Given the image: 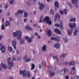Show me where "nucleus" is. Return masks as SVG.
Instances as JSON below:
<instances>
[{"mask_svg": "<svg viewBox=\"0 0 79 79\" xmlns=\"http://www.w3.org/2000/svg\"><path fill=\"white\" fill-rule=\"evenodd\" d=\"M45 22H46L48 25L52 24V22L50 20V18L48 16H46L44 18V16L43 15L41 16L40 17V20L39 21V23H45Z\"/></svg>", "mask_w": 79, "mask_h": 79, "instance_id": "1", "label": "nucleus"}, {"mask_svg": "<svg viewBox=\"0 0 79 79\" xmlns=\"http://www.w3.org/2000/svg\"><path fill=\"white\" fill-rule=\"evenodd\" d=\"M22 35V32L20 30H18L14 32L13 33L14 37H16L17 40H20L21 38V35Z\"/></svg>", "mask_w": 79, "mask_h": 79, "instance_id": "2", "label": "nucleus"}, {"mask_svg": "<svg viewBox=\"0 0 79 79\" xmlns=\"http://www.w3.org/2000/svg\"><path fill=\"white\" fill-rule=\"evenodd\" d=\"M69 27L71 28L70 30H67V33L69 35H71L73 32V29L76 27V23H70L69 24Z\"/></svg>", "mask_w": 79, "mask_h": 79, "instance_id": "3", "label": "nucleus"}, {"mask_svg": "<svg viewBox=\"0 0 79 79\" xmlns=\"http://www.w3.org/2000/svg\"><path fill=\"white\" fill-rule=\"evenodd\" d=\"M8 64L10 67H9V69H11V67H13V62L11 60V59L10 57L8 58L7 59Z\"/></svg>", "mask_w": 79, "mask_h": 79, "instance_id": "4", "label": "nucleus"}, {"mask_svg": "<svg viewBox=\"0 0 79 79\" xmlns=\"http://www.w3.org/2000/svg\"><path fill=\"white\" fill-rule=\"evenodd\" d=\"M20 74H22L23 75V78H26L27 77V74H26V70H21L20 71Z\"/></svg>", "mask_w": 79, "mask_h": 79, "instance_id": "5", "label": "nucleus"}, {"mask_svg": "<svg viewBox=\"0 0 79 79\" xmlns=\"http://www.w3.org/2000/svg\"><path fill=\"white\" fill-rule=\"evenodd\" d=\"M11 43L14 48L15 50H16V44L17 43V40L16 39L13 40L12 41Z\"/></svg>", "mask_w": 79, "mask_h": 79, "instance_id": "6", "label": "nucleus"}, {"mask_svg": "<svg viewBox=\"0 0 79 79\" xmlns=\"http://www.w3.org/2000/svg\"><path fill=\"white\" fill-rule=\"evenodd\" d=\"M38 4H40L39 6V9L41 11H42L43 10V9H44V6H45V5L43 3H40V2H38Z\"/></svg>", "mask_w": 79, "mask_h": 79, "instance_id": "7", "label": "nucleus"}, {"mask_svg": "<svg viewBox=\"0 0 79 79\" xmlns=\"http://www.w3.org/2000/svg\"><path fill=\"white\" fill-rule=\"evenodd\" d=\"M25 40H27V42L28 43H31L32 42V38H29L28 36H27L25 37Z\"/></svg>", "mask_w": 79, "mask_h": 79, "instance_id": "8", "label": "nucleus"}, {"mask_svg": "<svg viewBox=\"0 0 79 79\" xmlns=\"http://www.w3.org/2000/svg\"><path fill=\"white\" fill-rule=\"evenodd\" d=\"M51 40H56L57 42H58L59 40V38L57 36H56L55 37H52L51 38Z\"/></svg>", "mask_w": 79, "mask_h": 79, "instance_id": "9", "label": "nucleus"}, {"mask_svg": "<svg viewBox=\"0 0 79 79\" xmlns=\"http://www.w3.org/2000/svg\"><path fill=\"white\" fill-rule=\"evenodd\" d=\"M54 32L56 34H61V31L59 30V29L58 28H56L54 29Z\"/></svg>", "mask_w": 79, "mask_h": 79, "instance_id": "10", "label": "nucleus"}, {"mask_svg": "<svg viewBox=\"0 0 79 79\" xmlns=\"http://www.w3.org/2000/svg\"><path fill=\"white\" fill-rule=\"evenodd\" d=\"M54 46L56 48V49H58V48H60V44L57 43L55 44L54 45Z\"/></svg>", "mask_w": 79, "mask_h": 79, "instance_id": "11", "label": "nucleus"}, {"mask_svg": "<svg viewBox=\"0 0 79 79\" xmlns=\"http://www.w3.org/2000/svg\"><path fill=\"white\" fill-rule=\"evenodd\" d=\"M5 27L10 26H11V23L10 21H6V22Z\"/></svg>", "mask_w": 79, "mask_h": 79, "instance_id": "12", "label": "nucleus"}, {"mask_svg": "<svg viewBox=\"0 0 79 79\" xmlns=\"http://www.w3.org/2000/svg\"><path fill=\"white\" fill-rule=\"evenodd\" d=\"M53 71L55 74H57L58 73V68L56 67H55L53 68Z\"/></svg>", "mask_w": 79, "mask_h": 79, "instance_id": "13", "label": "nucleus"}, {"mask_svg": "<svg viewBox=\"0 0 79 79\" xmlns=\"http://www.w3.org/2000/svg\"><path fill=\"white\" fill-rule=\"evenodd\" d=\"M47 48V46L44 45L42 47V50L43 52H46V48Z\"/></svg>", "mask_w": 79, "mask_h": 79, "instance_id": "14", "label": "nucleus"}, {"mask_svg": "<svg viewBox=\"0 0 79 79\" xmlns=\"http://www.w3.org/2000/svg\"><path fill=\"white\" fill-rule=\"evenodd\" d=\"M2 52H5V47L4 46H2L0 48Z\"/></svg>", "mask_w": 79, "mask_h": 79, "instance_id": "15", "label": "nucleus"}, {"mask_svg": "<svg viewBox=\"0 0 79 79\" xmlns=\"http://www.w3.org/2000/svg\"><path fill=\"white\" fill-rule=\"evenodd\" d=\"M1 66H2V67L4 68V69H6L7 68V66L6 64H4L3 63H2L1 64Z\"/></svg>", "mask_w": 79, "mask_h": 79, "instance_id": "16", "label": "nucleus"}, {"mask_svg": "<svg viewBox=\"0 0 79 79\" xmlns=\"http://www.w3.org/2000/svg\"><path fill=\"white\" fill-rule=\"evenodd\" d=\"M54 6L56 8H59V5H58V2L57 1H55L54 3Z\"/></svg>", "mask_w": 79, "mask_h": 79, "instance_id": "17", "label": "nucleus"}, {"mask_svg": "<svg viewBox=\"0 0 79 79\" xmlns=\"http://www.w3.org/2000/svg\"><path fill=\"white\" fill-rule=\"evenodd\" d=\"M78 32H79L78 30H75L73 33L74 35V36H76L78 34Z\"/></svg>", "mask_w": 79, "mask_h": 79, "instance_id": "18", "label": "nucleus"}, {"mask_svg": "<svg viewBox=\"0 0 79 79\" xmlns=\"http://www.w3.org/2000/svg\"><path fill=\"white\" fill-rule=\"evenodd\" d=\"M59 73L60 74L63 75V74H64L65 73V72L64 71L63 69H62L59 71Z\"/></svg>", "mask_w": 79, "mask_h": 79, "instance_id": "19", "label": "nucleus"}, {"mask_svg": "<svg viewBox=\"0 0 79 79\" xmlns=\"http://www.w3.org/2000/svg\"><path fill=\"white\" fill-rule=\"evenodd\" d=\"M52 31L51 30H49L48 31L47 33V35L48 36H50L51 35H52Z\"/></svg>", "mask_w": 79, "mask_h": 79, "instance_id": "20", "label": "nucleus"}, {"mask_svg": "<svg viewBox=\"0 0 79 79\" xmlns=\"http://www.w3.org/2000/svg\"><path fill=\"white\" fill-rule=\"evenodd\" d=\"M8 50L10 52H12L13 51V48L11 46H9L8 47Z\"/></svg>", "mask_w": 79, "mask_h": 79, "instance_id": "21", "label": "nucleus"}, {"mask_svg": "<svg viewBox=\"0 0 79 79\" xmlns=\"http://www.w3.org/2000/svg\"><path fill=\"white\" fill-rule=\"evenodd\" d=\"M75 65V62L73 61H72L69 63L70 66H74Z\"/></svg>", "mask_w": 79, "mask_h": 79, "instance_id": "22", "label": "nucleus"}, {"mask_svg": "<svg viewBox=\"0 0 79 79\" xmlns=\"http://www.w3.org/2000/svg\"><path fill=\"white\" fill-rule=\"evenodd\" d=\"M24 10H18L17 12L19 13V14L20 13L21 14H23L24 13Z\"/></svg>", "mask_w": 79, "mask_h": 79, "instance_id": "23", "label": "nucleus"}, {"mask_svg": "<svg viewBox=\"0 0 79 79\" xmlns=\"http://www.w3.org/2000/svg\"><path fill=\"white\" fill-rule=\"evenodd\" d=\"M51 71H52V67L50 66V65H49L48 66V71L49 73H50Z\"/></svg>", "mask_w": 79, "mask_h": 79, "instance_id": "24", "label": "nucleus"}, {"mask_svg": "<svg viewBox=\"0 0 79 79\" xmlns=\"http://www.w3.org/2000/svg\"><path fill=\"white\" fill-rule=\"evenodd\" d=\"M25 28L26 30L28 31V30H29V29H30V27L28 25H27L25 26Z\"/></svg>", "mask_w": 79, "mask_h": 79, "instance_id": "25", "label": "nucleus"}, {"mask_svg": "<svg viewBox=\"0 0 79 79\" xmlns=\"http://www.w3.org/2000/svg\"><path fill=\"white\" fill-rule=\"evenodd\" d=\"M60 29H63V22H62V21H60Z\"/></svg>", "mask_w": 79, "mask_h": 79, "instance_id": "26", "label": "nucleus"}, {"mask_svg": "<svg viewBox=\"0 0 79 79\" xmlns=\"http://www.w3.org/2000/svg\"><path fill=\"white\" fill-rule=\"evenodd\" d=\"M64 62V59H61L59 62V64L60 65L62 64Z\"/></svg>", "mask_w": 79, "mask_h": 79, "instance_id": "27", "label": "nucleus"}, {"mask_svg": "<svg viewBox=\"0 0 79 79\" xmlns=\"http://www.w3.org/2000/svg\"><path fill=\"white\" fill-rule=\"evenodd\" d=\"M28 16V13L26 11H25L24 12V17L25 18H27Z\"/></svg>", "mask_w": 79, "mask_h": 79, "instance_id": "28", "label": "nucleus"}, {"mask_svg": "<svg viewBox=\"0 0 79 79\" xmlns=\"http://www.w3.org/2000/svg\"><path fill=\"white\" fill-rule=\"evenodd\" d=\"M55 76V73H53V72H51L49 75V76L50 77H53V76Z\"/></svg>", "mask_w": 79, "mask_h": 79, "instance_id": "29", "label": "nucleus"}, {"mask_svg": "<svg viewBox=\"0 0 79 79\" xmlns=\"http://www.w3.org/2000/svg\"><path fill=\"white\" fill-rule=\"evenodd\" d=\"M78 0H72V2L74 4L77 3L78 2Z\"/></svg>", "mask_w": 79, "mask_h": 79, "instance_id": "30", "label": "nucleus"}, {"mask_svg": "<svg viewBox=\"0 0 79 79\" xmlns=\"http://www.w3.org/2000/svg\"><path fill=\"white\" fill-rule=\"evenodd\" d=\"M27 77H28V78H31V76L30 74V73H29V72H27Z\"/></svg>", "mask_w": 79, "mask_h": 79, "instance_id": "31", "label": "nucleus"}, {"mask_svg": "<svg viewBox=\"0 0 79 79\" xmlns=\"http://www.w3.org/2000/svg\"><path fill=\"white\" fill-rule=\"evenodd\" d=\"M52 59H54V60H55V59H56L57 61H58L59 60H58V57H57V56H54L52 57Z\"/></svg>", "mask_w": 79, "mask_h": 79, "instance_id": "32", "label": "nucleus"}, {"mask_svg": "<svg viewBox=\"0 0 79 79\" xmlns=\"http://www.w3.org/2000/svg\"><path fill=\"white\" fill-rule=\"evenodd\" d=\"M1 29L2 30H5V25H3V23L2 24L1 26Z\"/></svg>", "mask_w": 79, "mask_h": 79, "instance_id": "33", "label": "nucleus"}, {"mask_svg": "<svg viewBox=\"0 0 79 79\" xmlns=\"http://www.w3.org/2000/svg\"><path fill=\"white\" fill-rule=\"evenodd\" d=\"M63 11L65 15H67V13H68V10L66 9L63 10Z\"/></svg>", "mask_w": 79, "mask_h": 79, "instance_id": "34", "label": "nucleus"}, {"mask_svg": "<svg viewBox=\"0 0 79 79\" xmlns=\"http://www.w3.org/2000/svg\"><path fill=\"white\" fill-rule=\"evenodd\" d=\"M29 61H30V58L27 57L26 59L25 60V62H26V63H28Z\"/></svg>", "mask_w": 79, "mask_h": 79, "instance_id": "35", "label": "nucleus"}, {"mask_svg": "<svg viewBox=\"0 0 79 79\" xmlns=\"http://www.w3.org/2000/svg\"><path fill=\"white\" fill-rule=\"evenodd\" d=\"M55 26L56 27H60V25L58 23H56L55 24Z\"/></svg>", "mask_w": 79, "mask_h": 79, "instance_id": "36", "label": "nucleus"}, {"mask_svg": "<svg viewBox=\"0 0 79 79\" xmlns=\"http://www.w3.org/2000/svg\"><path fill=\"white\" fill-rule=\"evenodd\" d=\"M45 65H46V62L45 60H43L42 63V66H45Z\"/></svg>", "mask_w": 79, "mask_h": 79, "instance_id": "37", "label": "nucleus"}, {"mask_svg": "<svg viewBox=\"0 0 79 79\" xmlns=\"http://www.w3.org/2000/svg\"><path fill=\"white\" fill-rule=\"evenodd\" d=\"M70 22H75L76 21V18H74L73 19L71 18L70 20Z\"/></svg>", "mask_w": 79, "mask_h": 79, "instance_id": "38", "label": "nucleus"}, {"mask_svg": "<svg viewBox=\"0 0 79 79\" xmlns=\"http://www.w3.org/2000/svg\"><path fill=\"white\" fill-rule=\"evenodd\" d=\"M35 68V65L34 64H32L31 65V70H33Z\"/></svg>", "mask_w": 79, "mask_h": 79, "instance_id": "39", "label": "nucleus"}, {"mask_svg": "<svg viewBox=\"0 0 79 79\" xmlns=\"http://www.w3.org/2000/svg\"><path fill=\"white\" fill-rule=\"evenodd\" d=\"M63 69L65 73V72H66V73H68V72H69V71L66 68H65Z\"/></svg>", "mask_w": 79, "mask_h": 79, "instance_id": "40", "label": "nucleus"}, {"mask_svg": "<svg viewBox=\"0 0 79 79\" xmlns=\"http://www.w3.org/2000/svg\"><path fill=\"white\" fill-rule=\"evenodd\" d=\"M50 13L51 14V15H53V13H54V11H53V10L52 9L51 10Z\"/></svg>", "mask_w": 79, "mask_h": 79, "instance_id": "41", "label": "nucleus"}, {"mask_svg": "<svg viewBox=\"0 0 79 79\" xmlns=\"http://www.w3.org/2000/svg\"><path fill=\"white\" fill-rule=\"evenodd\" d=\"M19 13L17 12L15 14V16H16V17H17V16H19Z\"/></svg>", "mask_w": 79, "mask_h": 79, "instance_id": "42", "label": "nucleus"}, {"mask_svg": "<svg viewBox=\"0 0 79 79\" xmlns=\"http://www.w3.org/2000/svg\"><path fill=\"white\" fill-rule=\"evenodd\" d=\"M64 41L65 42H66H66H68V39L67 38H65L64 39Z\"/></svg>", "mask_w": 79, "mask_h": 79, "instance_id": "43", "label": "nucleus"}, {"mask_svg": "<svg viewBox=\"0 0 79 79\" xmlns=\"http://www.w3.org/2000/svg\"><path fill=\"white\" fill-rule=\"evenodd\" d=\"M61 56H62L63 58H65L66 57V54H62Z\"/></svg>", "mask_w": 79, "mask_h": 79, "instance_id": "44", "label": "nucleus"}, {"mask_svg": "<svg viewBox=\"0 0 79 79\" xmlns=\"http://www.w3.org/2000/svg\"><path fill=\"white\" fill-rule=\"evenodd\" d=\"M59 12H60V14L62 15H63L64 14V12L62 10H60L59 11Z\"/></svg>", "mask_w": 79, "mask_h": 79, "instance_id": "45", "label": "nucleus"}, {"mask_svg": "<svg viewBox=\"0 0 79 79\" xmlns=\"http://www.w3.org/2000/svg\"><path fill=\"white\" fill-rule=\"evenodd\" d=\"M71 74L72 75H73L74 74V70H72L71 71Z\"/></svg>", "mask_w": 79, "mask_h": 79, "instance_id": "46", "label": "nucleus"}, {"mask_svg": "<svg viewBox=\"0 0 79 79\" xmlns=\"http://www.w3.org/2000/svg\"><path fill=\"white\" fill-rule=\"evenodd\" d=\"M58 15H59V13H57L56 15L55 18H58Z\"/></svg>", "mask_w": 79, "mask_h": 79, "instance_id": "47", "label": "nucleus"}, {"mask_svg": "<svg viewBox=\"0 0 79 79\" xmlns=\"http://www.w3.org/2000/svg\"><path fill=\"white\" fill-rule=\"evenodd\" d=\"M23 21L24 23H26V22H27V19L25 18L24 19Z\"/></svg>", "mask_w": 79, "mask_h": 79, "instance_id": "48", "label": "nucleus"}, {"mask_svg": "<svg viewBox=\"0 0 79 79\" xmlns=\"http://www.w3.org/2000/svg\"><path fill=\"white\" fill-rule=\"evenodd\" d=\"M8 5L6 4L5 7V8L6 10H7V8H8Z\"/></svg>", "mask_w": 79, "mask_h": 79, "instance_id": "49", "label": "nucleus"}, {"mask_svg": "<svg viewBox=\"0 0 79 79\" xmlns=\"http://www.w3.org/2000/svg\"><path fill=\"white\" fill-rule=\"evenodd\" d=\"M75 79H79V76L77 75L75 76Z\"/></svg>", "mask_w": 79, "mask_h": 79, "instance_id": "50", "label": "nucleus"}, {"mask_svg": "<svg viewBox=\"0 0 79 79\" xmlns=\"http://www.w3.org/2000/svg\"><path fill=\"white\" fill-rule=\"evenodd\" d=\"M16 53L17 54H19V50H16Z\"/></svg>", "mask_w": 79, "mask_h": 79, "instance_id": "51", "label": "nucleus"}, {"mask_svg": "<svg viewBox=\"0 0 79 79\" xmlns=\"http://www.w3.org/2000/svg\"><path fill=\"white\" fill-rule=\"evenodd\" d=\"M9 21H13V18L11 17H10L9 18Z\"/></svg>", "mask_w": 79, "mask_h": 79, "instance_id": "52", "label": "nucleus"}, {"mask_svg": "<svg viewBox=\"0 0 79 79\" xmlns=\"http://www.w3.org/2000/svg\"><path fill=\"white\" fill-rule=\"evenodd\" d=\"M2 38H3V36H2V35H0V40H1Z\"/></svg>", "mask_w": 79, "mask_h": 79, "instance_id": "53", "label": "nucleus"}, {"mask_svg": "<svg viewBox=\"0 0 79 79\" xmlns=\"http://www.w3.org/2000/svg\"><path fill=\"white\" fill-rule=\"evenodd\" d=\"M9 2L10 3V5H12V4H13V2L12 1H10Z\"/></svg>", "mask_w": 79, "mask_h": 79, "instance_id": "54", "label": "nucleus"}, {"mask_svg": "<svg viewBox=\"0 0 79 79\" xmlns=\"http://www.w3.org/2000/svg\"><path fill=\"white\" fill-rule=\"evenodd\" d=\"M26 57H27V55H25L23 57V59L25 60V59H26Z\"/></svg>", "mask_w": 79, "mask_h": 79, "instance_id": "55", "label": "nucleus"}, {"mask_svg": "<svg viewBox=\"0 0 79 79\" xmlns=\"http://www.w3.org/2000/svg\"><path fill=\"white\" fill-rule=\"evenodd\" d=\"M21 58L20 57H19L18 58V60L19 61H21Z\"/></svg>", "mask_w": 79, "mask_h": 79, "instance_id": "56", "label": "nucleus"}, {"mask_svg": "<svg viewBox=\"0 0 79 79\" xmlns=\"http://www.w3.org/2000/svg\"><path fill=\"white\" fill-rule=\"evenodd\" d=\"M65 79H69V76H65Z\"/></svg>", "mask_w": 79, "mask_h": 79, "instance_id": "57", "label": "nucleus"}, {"mask_svg": "<svg viewBox=\"0 0 79 79\" xmlns=\"http://www.w3.org/2000/svg\"><path fill=\"white\" fill-rule=\"evenodd\" d=\"M38 39H40L41 37L40 36V35H38Z\"/></svg>", "mask_w": 79, "mask_h": 79, "instance_id": "58", "label": "nucleus"}, {"mask_svg": "<svg viewBox=\"0 0 79 79\" xmlns=\"http://www.w3.org/2000/svg\"><path fill=\"white\" fill-rule=\"evenodd\" d=\"M68 62H65V64L66 65H68Z\"/></svg>", "mask_w": 79, "mask_h": 79, "instance_id": "59", "label": "nucleus"}, {"mask_svg": "<svg viewBox=\"0 0 79 79\" xmlns=\"http://www.w3.org/2000/svg\"><path fill=\"white\" fill-rule=\"evenodd\" d=\"M35 35H38V33L36 32L35 33Z\"/></svg>", "mask_w": 79, "mask_h": 79, "instance_id": "60", "label": "nucleus"}, {"mask_svg": "<svg viewBox=\"0 0 79 79\" xmlns=\"http://www.w3.org/2000/svg\"><path fill=\"white\" fill-rule=\"evenodd\" d=\"M41 67H42V65H41V64H39V68H41Z\"/></svg>", "mask_w": 79, "mask_h": 79, "instance_id": "61", "label": "nucleus"}, {"mask_svg": "<svg viewBox=\"0 0 79 79\" xmlns=\"http://www.w3.org/2000/svg\"><path fill=\"white\" fill-rule=\"evenodd\" d=\"M12 60L13 61H15V57H13L12 58Z\"/></svg>", "mask_w": 79, "mask_h": 79, "instance_id": "62", "label": "nucleus"}, {"mask_svg": "<svg viewBox=\"0 0 79 79\" xmlns=\"http://www.w3.org/2000/svg\"><path fill=\"white\" fill-rule=\"evenodd\" d=\"M15 53V51H14V50H13V51H12V54H14Z\"/></svg>", "mask_w": 79, "mask_h": 79, "instance_id": "63", "label": "nucleus"}, {"mask_svg": "<svg viewBox=\"0 0 79 79\" xmlns=\"http://www.w3.org/2000/svg\"><path fill=\"white\" fill-rule=\"evenodd\" d=\"M2 9H0V13H2Z\"/></svg>", "mask_w": 79, "mask_h": 79, "instance_id": "64", "label": "nucleus"}]
</instances>
